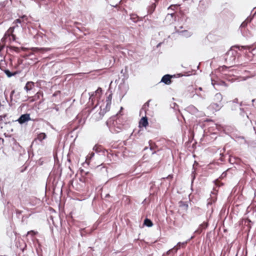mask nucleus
I'll use <instances>...</instances> for the list:
<instances>
[{"instance_id": "11", "label": "nucleus", "mask_w": 256, "mask_h": 256, "mask_svg": "<svg viewBox=\"0 0 256 256\" xmlns=\"http://www.w3.org/2000/svg\"><path fill=\"white\" fill-rule=\"evenodd\" d=\"M94 152H92L89 154L86 157V162L88 164L90 163V160L94 156Z\"/></svg>"}, {"instance_id": "24", "label": "nucleus", "mask_w": 256, "mask_h": 256, "mask_svg": "<svg viewBox=\"0 0 256 256\" xmlns=\"http://www.w3.org/2000/svg\"><path fill=\"white\" fill-rule=\"evenodd\" d=\"M142 110H144V112H146L145 106H144V107L142 108V110H141V111H140V113H142Z\"/></svg>"}, {"instance_id": "16", "label": "nucleus", "mask_w": 256, "mask_h": 256, "mask_svg": "<svg viewBox=\"0 0 256 256\" xmlns=\"http://www.w3.org/2000/svg\"><path fill=\"white\" fill-rule=\"evenodd\" d=\"M180 206L184 208V210H186L188 208V205L183 202H180Z\"/></svg>"}, {"instance_id": "3", "label": "nucleus", "mask_w": 256, "mask_h": 256, "mask_svg": "<svg viewBox=\"0 0 256 256\" xmlns=\"http://www.w3.org/2000/svg\"><path fill=\"white\" fill-rule=\"evenodd\" d=\"M112 96L111 94H110L106 101V105L105 106H100V114L104 115V113H106L107 111L109 110L111 104V100H112Z\"/></svg>"}, {"instance_id": "26", "label": "nucleus", "mask_w": 256, "mask_h": 256, "mask_svg": "<svg viewBox=\"0 0 256 256\" xmlns=\"http://www.w3.org/2000/svg\"><path fill=\"white\" fill-rule=\"evenodd\" d=\"M198 89L200 90H202V88H199Z\"/></svg>"}, {"instance_id": "8", "label": "nucleus", "mask_w": 256, "mask_h": 256, "mask_svg": "<svg viewBox=\"0 0 256 256\" xmlns=\"http://www.w3.org/2000/svg\"><path fill=\"white\" fill-rule=\"evenodd\" d=\"M208 108L210 109L216 111L220 109V108H221V106H220V104H218V103H213V104H212L209 106Z\"/></svg>"}, {"instance_id": "27", "label": "nucleus", "mask_w": 256, "mask_h": 256, "mask_svg": "<svg viewBox=\"0 0 256 256\" xmlns=\"http://www.w3.org/2000/svg\"><path fill=\"white\" fill-rule=\"evenodd\" d=\"M212 85H214V84L213 82V81H212Z\"/></svg>"}, {"instance_id": "19", "label": "nucleus", "mask_w": 256, "mask_h": 256, "mask_svg": "<svg viewBox=\"0 0 256 256\" xmlns=\"http://www.w3.org/2000/svg\"><path fill=\"white\" fill-rule=\"evenodd\" d=\"M215 98L220 101L222 100V96L220 94H216L215 95Z\"/></svg>"}, {"instance_id": "9", "label": "nucleus", "mask_w": 256, "mask_h": 256, "mask_svg": "<svg viewBox=\"0 0 256 256\" xmlns=\"http://www.w3.org/2000/svg\"><path fill=\"white\" fill-rule=\"evenodd\" d=\"M34 86V83L32 82H28L24 86V89L27 91L31 90Z\"/></svg>"}, {"instance_id": "20", "label": "nucleus", "mask_w": 256, "mask_h": 256, "mask_svg": "<svg viewBox=\"0 0 256 256\" xmlns=\"http://www.w3.org/2000/svg\"><path fill=\"white\" fill-rule=\"evenodd\" d=\"M174 16V13H172V14H168L166 16V20H170V18H173V16Z\"/></svg>"}, {"instance_id": "22", "label": "nucleus", "mask_w": 256, "mask_h": 256, "mask_svg": "<svg viewBox=\"0 0 256 256\" xmlns=\"http://www.w3.org/2000/svg\"><path fill=\"white\" fill-rule=\"evenodd\" d=\"M30 233H32L34 234H36V232H34V231L32 230V231L28 232V234H30Z\"/></svg>"}, {"instance_id": "6", "label": "nucleus", "mask_w": 256, "mask_h": 256, "mask_svg": "<svg viewBox=\"0 0 256 256\" xmlns=\"http://www.w3.org/2000/svg\"><path fill=\"white\" fill-rule=\"evenodd\" d=\"M148 118L146 116L142 117L139 122L140 127L142 126L146 128L148 126Z\"/></svg>"}, {"instance_id": "1", "label": "nucleus", "mask_w": 256, "mask_h": 256, "mask_svg": "<svg viewBox=\"0 0 256 256\" xmlns=\"http://www.w3.org/2000/svg\"><path fill=\"white\" fill-rule=\"evenodd\" d=\"M14 28H10L6 32L2 40V44L0 43V62L4 60L5 54L4 50V43L10 41H14L16 39L15 36L12 34Z\"/></svg>"}, {"instance_id": "18", "label": "nucleus", "mask_w": 256, "mask_h": 256, "mask_svg": "<svg viewBox=\"0 0 256 256\" xmlns=\"http://www.w3.org/2000/svg\"><path fill=\"white\" fill-rule=\"evenodd\" d=\"M32 50H33V51L36 52V51H38V50L46 51V50H49L50 49L48 48H33Z\"/></svg>"}, {"instance_id": "12", "label": "nucleus", "mask_w": 256, "mask_h": 256, "mask_svg": "<svg viewBox=\"0 0 256 256\" xmlns=\"http://www.w3.org/2000/svg\"><path fill=\"white\" fill-rule=\"evenodd\" d=\"M46 137V136L45 133H40L39 134L36 138V139L42 142L43 140H44Z\"/></svg>"}, {"instance_id": "4", "label": "nucleus", "mask_w": 256, "mask_h": 256, "mask_svg": "<svg viewBox=\"0 0 256 256\" xmlns=\"http://www.w3.org/2000/svg\"><path fill=\"white\" fill-rule=\"evenodd\" d=\"M30 120V114H24L20 116L18 120V122L20 124H24Z\"/></svg>"}, {"instance_id": "2", "label": "nucleus", "mask_w": 256, "mask_h": 256, "mask_svg": "<svg viewBox=\"0 0 256 256\" xmlns=\"http://www.w3.org/2000/svg\"><path fill=\"white\" fill-rule=\"evenodd\" d=\"M107 126L109 127L110 130L112 132L118 133L120 132L122 128L121 124H118V120H114L113 118L109 119L106 122Z\"/></svg>"}, {"instance_id": "14", "label": "nucleus", "mask_w": 256, "mask_h": 256, "mask_svg": "<svg viewBox=\"0 0 256 256\" xmlns=\"http://www.w3.org/2000/svg\"><path fill=\"white\" fill-rule=\"evenodd\" d=\"M248 22L246 21V20H245L244 22L242 24H241V26H240V28H241V32L242 33V34L244 35V36H246L244 34V32H243L242 30V28H245L247 24H248Z\"/></svg>"}, {"instance_id": "17", "label": "nucleus", "mask_w": 256, "mask_h": 256, "mask_svg": "<svg viewBox=\"0 0 256 256\" xmlns=\"http://www.w3.org/2000/svg\"><path fill=\"white\" fill-rule=\"evenodd\" d=\"M188 108L190 111L192 112L194 114H196L198 111V110L194 106H190Z\"/></svg>"}, {"instance_id": "13", "label": "nucleus", "mask_w": 256, "mask_h": 256, "mask_svg": "<svg viewBox=\"0 0 256 256\" xmlns=\"http://www.w3.org/2000/svg\"><path fill=\"white\" fill-rule=\"evenodd\" d=\"M192 33L190 32H188V30H184L180 32V34L183 36H185L186 38L190 37L192 35Z\"/></svg>"}, {"instance_id": "25", "label": "nucleus", "mask_w": 256, "mask_h": 256, "mask_svg": "<svg viewBox=\"0 0 256 256\" xmlns=\"http://www.w3.org/2000/svg\"><path fill=\"white\" fill-rule=\"evenodd\" d=\"M242 48H247V46H242Z\"/></svg>"}, {"instance_id": "10", "label": "nucleus", "mask_w": 256, "mask_h": 256, "mask_svg": "<svg viewBox=\"0 0 256 256\" xmlns=\"http://www.w3.org/2000/svg\"><path fill=\"white\" fill-rule=\"evenodd\" d=\"M102 94V90L101 88H98L97 90L95 92L94 94L92 95V96H95L96 98L99 99Z\"/></svg>"}, {"instance_id": "28", "label": "nucleus", "mask_w": 256, "mask_h": 256, "mask_svg": "<svg viewBox=\"0 0 256 256\" xmlns=\"http://www.w3.org/2000/svg\"><path fill=\"white\" fill-rule=\"evenodd\" d=\"M255 202L256 203V202ZM254 206H256V204H254Z\"/></svg>"}, {"instance_id": "7", "label": "nucleus", "mask_w": 256, "mask_h": 256, "mask_svg": "<svg viewBox=\"0 0 256 256\" xmlns=\"http://www.w3.org/2000/svg\"><path fill=\"white\" fill-rule=\"evenodd\" d=\"M172 76L170 75L166 74L164 75L162 78L161 82L164 83L166 84H169L171 82Z\"/></svg>"}, {"instance_id": "15", "label": "nucleus", "mask_w": 256, "mask_h": 256, "mask_svg": "<svg viewBox=\"0 0 256 256\" xmlns=\"http://www.w3.org/2000/svg\"><path fill=\"white\" fill-rule=\"evenodd\" d=\"M144 224L148 227H150L152 226V221L148 219V218H146L144 220Z\"/></svg>"}, {"instance_id": "23", "label": "nucleus", "mask_w": 256, "mask_h": 256, "mask_svg": "<svg viewBox=\"0 0 256 256\" xmlns=\"http://www.w3.org/2000/svg\"><path fill=\"white\" fill-rule=\"evenodd\" d=\"M15 22L16 23H20V19H17L15 20Z\"/></svg>"}, {"instance_id": "5", "label": "nucleus", "mask_w": 256, "mask_h": 256, "mask_svg": "<svg viewBox=\"0 0 256 256\" xmlns=\"http://www.w3.org/2000/svg\"><path fill=\"white\" fill-rule=\"evenodd\" d=\"M188 242V241H186L185 242H179L177 244V245L175 246H174L170 250L167 252V254H170L171 252L174 251V252H176L177 250L180 248V247H184L186 245V244Z\"/></svg>"}, {"instance_id": "21", "label": "nucleus", "mask_w": 256, "mask_h": 256, "mask_svg": "<svg viewBox=\"0 0 256 256\" xmlns=\"http://www.w3.org/2000/svg\"><path fill=\"white\" fill-rule=\"evenodd\" d=\"M4 72L8 77H10L14 75L8 70H6Z\"/></svg>"}]
</instances>
